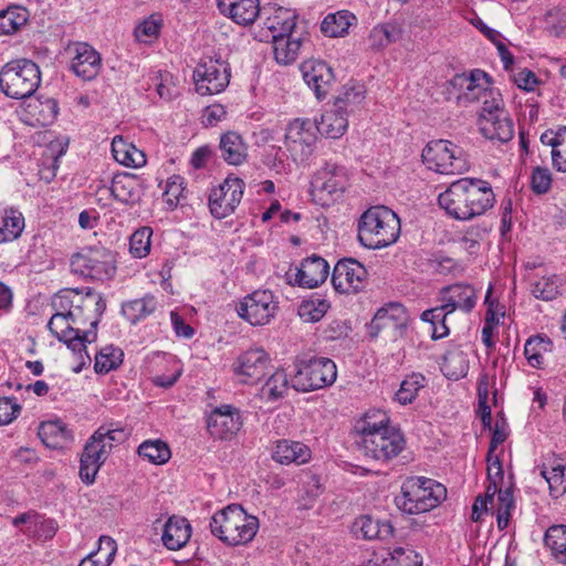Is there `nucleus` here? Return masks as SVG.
I'll list each match as a JSON object with an SVG mask.
<instances>
[{"label": "nucleus", "mask_w": 566, "mask_h": 566, "mask_svg": "<svg viewBox=\"0 0 566 566\" xmlns=\"http://www.w3.org/2000/svg\"><path fill=\"white\" fill-rule=\"evenodd\" d=\"M495 202L491 185L478 178H461L439 195L438 203L446 213L459 221L483 216Z\"/></svg>", "instance_id": "nucleus-1"}, {"label": "nucleus", "mask_w": 566, "mask_h": 566, "mask_svg": "<svg viewBox=\"0 0 566 566\" xmlns=\"http://www.w3.org/2000/svg\"><path fill=\"white\" fill-rule=\"evenodd\" d=\"M219 11L240 25H250L260 14L259 0H217Z\"/></svg>", "instance_id": "nucleus-23"}, {"label": "nucleus", "mask_w": 566, "mask_h": 566, "mask_svg": "<svg viewBox=\"0 0 566 566\" xmlns=\"http://www.w3.org/2000/svg\"><path fill=\"white\" fill-rule=\"evenodd\" d=\"M52 306L67 310L72 323L78 327L81 334H84L90 329L96 332L101 316L106 310V302L101 293L92 290H87L86 293L63 290L54 296Z\"/></svg>", "instance_id": "nucleus-3"}, {"label": "nucleus", "mask_w": 566, "mask_h": 566, "mask_svg": "<svg viewBox=\"0 0 566 566\" xmlns=\"http://www.w3.org/2000/svg\"><path fill=\"white\" fill-rule=\"evenodd\" d=\"M442 370L450 379L464 377L468 371V363L464 355L462 353H450L444 356Z\"/></svg>", "instance_id": "nucleus-50"}, {"label": "nucleus", "mask_w": 566, "mask_h": 566, "mask_svg": "<svg viewBox=\"0 0 566 566\" xmlns=\"http://www.w3.org/2000/svg\"><path fill=\"white\" fill-rule=\"evenodd\" d=\"M368 272L355 259L339 260L334 266L332 283L336 291L345 294L357 293L365 289Z\"/></svg>", "instance_id": "nucleus-17"}, {"label": "nucleus", "mask_w": 566, "mask_h": 566, "mask_svg": "<svg viewBox=\"0 0 566 566\" xmlns=\"http://www.w3.org/2000/svg\"><path fill=\"white\" fill-rule=\"evenodd\" d=\"M316 139L315 122L295 118L286 127L284 145L294 160H304L312 154Z\"/></svg>", "instance_id": "nucleus-15"}, {"label": "nucleus", "mask_w": 566, "mask_h": 566, "mask_svg": "<svg viewBox=\"0 0 566 566\" xmlns=\"http://www.w3.org/2000/svg\"><path fill=\"white\" fill-rule=\"evenodd\" d=\"M259 530V520L249 515L240 504H230L214 513L210 521V531L230 546L250 543Z\"/></svg>", "instance_id": "nucleus-5"}, {"label": "nucleus", "mask_w": 566, "mask_h": 566, "mask_svg": "<svg viewBox=\"0 0 566 566\" xmlns=\"http://www.w3.org/2000/svg\"><path fill=\"white\" fill-rule=\"evenodd\" d=\"M497 500V527L499 530L502 531L507 527L511 516V510L514 507V499L512 491L510 489H506L504 490V492H500Z\"/></svg>", "instance_id": "nucleus-53"}, {"label": "nucleus", "mask_w": 566, "mask_h": 566, "mask_svg": "<svg viewBox=\"0 0 566 566\" xmlns=\"http://www.w3.org/2000/svg\"><path fill=\"white\" fill-rule=\"evenodd\" d=\"M329 308L327 300L321 295H313L307 300L302 301L298 306V316L307 323H315L321 321Z\"/></svg>", "instance_id": "nucleus-40"}, {"label": "nucleus", "mask_w": 566, "mask_h": 566, "mask_svg": "<svg viewBox=\"0 0 566 566\" xmlns=\"http://www.w3.org/2000/svg\"><path fill=\"white\" fill-rule=\"evenodd\" d=\"M240 411L231 405L214 408L207 419L209 434L217 440H230L241 429Z\"/></svg>", "instance_id": "nucleus-18"}, {"label": "nucleus", "mask_w": 566, "mask_h": 566, "mask_svg": "<svg viewBox=\"0 0 566 566\" xmlns=\"http://www.w3.org/2000/svg\"><path fill=\"white\" fill-rule=\"evenodd\" d=\"M157 301L153 295L126 302L122 306L123 315L133 324L146 318L155 312Z\"/></svg>", "instance_id": "nucleus-38"}, {"label": "nucleus", "mask_w": 566, "mask_h": 566, "mask_svg": "<svg viewBox=\"0 0 566 566\" xmlns=\"http://www.w3.org/2000/svg\"><path fill=\"white\" fill-rule=\"evenodd\" d=\"M478 124L481 134L488 139L507 143L514 136L513 120L499 93L483 101Z\"/></svg>", "instance_id": "nucleus-9"}, {"label": "nucleus", "mask_w": 566, "mask_h": 566, "mask_svg": "<svg viewBox=\"0 0 566 566\" xmlns=\"http://www.w3.org/2000/svg\"><path fill=\"white\" fill-rule=\"evenodd\" d=\"M429 169L439 174L460 175L468 170V160L461 147L450 140H431L421 154Z\"/></svg>", "instance_id": "nucleus-8"}, {"label": "nucleus", "mask_w": 566, "mask_h": 566, "mask_svg": "<svg viewBox=\"0 0 566 566\" xmlns=\"http://www.w3.org/2000/svg\"><path fill=\"white\" fill-rule=\"evenodd\" d=\"M137 453L140 458L148 460L153 464H164L171 457L168 444L161 440L144 441L138 447Z\"/></svg>", "instance_id": "nucleus-42"}, {"label": "nucleus", "mask_w": 566, "mask_h": 566, "mask_svg": "<svg viewBox=\"0 0 566 566\" xmlns=\"http://www.w3.org/2000/svg\"><path fill=\"white\" fill-rule=\"evenodd\" d=\"M71 270L73 273L96 281L109 280L115 271L113 253L102 247H86L72 255Z\"/></svg>", "instance_id": "nucleus-10"}, {"label": "nucleus", "mask_w": 566, "mask_h": 566, "mask_svg": "<svg viewBox=\"0 0 566 566\" xmlns=\"http://www.w3.org/2000/svg\"><path fill=\"white\" fill-rule=\"evenodd\" d=\"M358 240L368 249L377 250L394 244L400 235V219L389 208L367 209L358 221Z\"/></svg>", "instance_id": "nucleus-4"}, {"label": "nucleus", "mask_w": 566, "mask_h": 566, "mask_svg": "<svg viewBox=\"0 0 566 566\" xmlns=\"http://www.w3.org/2000/svg\"><path fill=\"white\" fill-rule=\"evenodd\" d=\"M426 378L420 374H412L407 377L396 392V399L401 405H408L413 401L418 391L424 387Z\"/></svg>", "instance_id": "nucleus-47"}, {"label": "nucleus", "mask_w": 566, "mask_h": 566, "mask_svg": "<svg viewBox=\"0 0 566 566\" xmlns=\"http://www.w3.org/2000/svg\"><path fill=\"white\" fill-rule=\"evenodd\" d=\"M355 531L365 539H374L379 536V524L368 515L358 517L355 521Z\"/></svg>", "instance_id": "nucleus-60"}, {"label": "nucleus", "mask_w": 566, "mask_h": 566, "mask_svg": "<svg viewBox=\"0 0 566 566\" xmlns=\"http://www.w3.org/2000/svg\"><path fill=\"white\" fill-rule=\"evenodd\" d=\"M111 192L116 200L134 205L140 199L139 179L133 174L117 175L112 181Z\"/></svg>", "instance_id": "nucleus-27"}, {"label": "nucleus", "mask_w": 566, "mask_h": 566, "mask_svg": "<svg viewBox=\"0 0 566 566\" xmlns=\"http://www.w3.org/2000/svg\"><path fill=\"white\" fill-rule=\"evenodd\" d=\"M24 229V218L15 209L0 212V243L12 241L20 237Z\"/></svg>", "instance_id": "nucleus-37"}, {"label": "nucleus", "mask_w": 566, "mask_h": 566, "mask_svg": "<svg viewBox=\"0 0 566 566\" xmlns=\"http://www.w3.org/2000/svg\"><path fill=\"white\" fill-rule=\"evenodd\" d=\"M475 81L472 83V85L465 86V90L463 93H459L458 99L463 102H474L479 101L481 98L484 99H491L492 96H496L492 91H488L486 87L481 83V81L488 82L486 77H478L474 76Z\"/></svg>", "instance_id": "nucleus-51"}, {"label": "nucleus", "mask_w": 566, "mask_h": 566, "mask_svg": "<svg viewBox=\"0 0 566 566\" xmlns=\"http://www.w3.org/2000/svg\"><path fill=\"white\" fill-rule=\"evenodd\" d=\"M159 20L151 15L149 19L138 24L134 31V34L138 42L148 43L153 39H156L159 32Z\"/></svg>", "instance_id": "nucleus-56"}, {"label": "nucleus", "mask_w": 566, "mask_h": 566, "mask_svg": "<svg viewBox=\"0 0 566 566\" xmlns=\"http://www.w3.org/2000/svg\"><path fill=\"white\" fill-rule=\"evenodd\" d=\"M176 186V176H169L164 184V180L160 179L158 187L163 189V199L166 202L168 209L174 210L177 207V192L175 191Z\"/></svg>", "instance_id": "nucleus-63"}, {"label": "nucleus", "mask_w": 566, "mask_h": 566, "mask_svg": "<svg viewBox=\"0 0 566 566\" xmlns=\"http://www.w3.org/2000/svg\"><path fill=\"white\" fill-rule=\"evenodd\" d=\"M116 552V542L109 536H101L98 539L97 549L91 552L90 554L94 555V558H97L101 562H106V566H109L114 559Z\"/></svg>", "instance_id": "nucleus-57"}, {"label": "nucleus", "mask_w": 566, "mask_h": 566, "mask_svg": "<svg viewBox=\"0 0 566 566\" xmlns=\"http://www.w3.org/2000/svg\"><path fill=\"white\" fill-rule=\"evenodd\" d=\"M532 294L539 300L551 301L559 294V279L556 275L543 276L532 285Z\"/></svg>", "instance_id": "nucleus-48"}, {"label": "nucleus", "mask_w": 566, "mask_h": 566, "mask_svg": "<svg viewBox=\"0 0 566 566\" xmlns=\"http://www.w3.org/2000/svg\"><path fill=\"white\" fill-rule=\"evenodd\" d=\"M287 375L283 370H277L266 380L264 390L271 398H280L287 390Z\"/></svg>", "instance_id": "nucleus-55"}, {"label": "nucleus", "mask_w": 566, "mask_h": 566, "mask_svg": "<svg viewBox=\"0 0 566 566\" xmlns=\"http://www.w3.org/2000/svg\"><path fill=\"white\" fill-rule=\"evenodd\" d=\"M544 542L556 559L566 563V525L551 526L545 533Z\"/></svg>", "instance_id": "nucleus-43"}, {"label": "nucleus", "mask_w": 566, "mask_h": 566, "mask_svg": "<svg viewBox=\"0 0 566 566\" xmlns=\"http://www.w3.org/2000/svg\"><path fill=\"white\" fill-rule=\"evenodd\" d=\"M54 310L55 313L48 323L49 331L78 356L82 365L90 363L91 357L86 352V344L96 340L97 332L90 329L87 333L81 334L78 327L72 323L67 310Z\"/></svg>", "instance_id": "nucleus-11"}, {"label": "nucleus", "mask_w": 566, "mask_h": 566, "mask_svg": "<svg viewBox=\"0 0 566 566\" xmlns=\"http://www.w3.org/2000/svg\"><path fill=\"white\" fill-rule=\"evenodd\" d=\"M272 42L274 57L277 63L287 65L297 59L302 45L301 34L296 33L281 36L279 39L272 40Z\"/></svg>", "instance_id": "nucleus-35"}, {"label": "nucleus", "mask_w": 566, "mask_h": 566, "mask_svg": "<svg viewBox=\"0 0 566 566\" xmlns=\"http://www.w3.org/2000/svg\"><path fill=\"white\" fill-rule=\"evenodd\" d=\"M153 230L149 227L137 229L129 238V252L136 259H143L150 252Z\"/></svg>", "instance_id": "nucleus-46"}, {"label": "nucleus", "mask_w": 566, "mask_h": 566, "mask_svg": "<svg viewBox=\"0 0 566 566\" xmlns=\"http://www.w3.org/2000/svg\"><path fill=\"white\" fill-rule=\"evenodd\" d=\"M112 153L115 160L126 167L138 168L146 164L145 154L122 136L113 138Z\"/></svg>", "instance_id": "nucleus-31"}, {"label": "nucleus", "mask_w": 566, "mask_h": 566, "mask_svg": "<svg viewBox=\"0 0 566 566\" xmlns=\"http://www.w3.org/2000/svg\"><path fill=\"white\" fill-rule=\"evenodd\" d=\"M297 14L294 10L277 8L265 21L266 29L271 32L272 40L281 36L296 34Z\"/></svg>", "instance_id": "nucleus-29"}, {"label": "nucleus", "mask_w": 566, "mask_h": 566, "mask_svg": "<svg viewBox=\"0 0 566 566\" xmlns=\"http://www.w3.org/2000/svg\"><path fill=\"white\" fill-rule=\"evenodd\" d=\"M279 310V303L269 290H258L247 295L239 304V316L252 326L269 324Z\"/></svg>", "instance_id": "nucleus-14"}, {"label": "nucleus", "mask_w": 566, "mask_h": 566, "mask_svg": "<svg viewBox=\"0 0 566 566\" xmlns=\"http://www.w3.org/2000/svg\"><path fill=\"white\" fill-rule=\"evenodd\" d=\"M123 352L114 346H106L95 355L94 369L98 374H107L116 369L123 361Z\"/></svg>", "instance_id": "nucleus-44"}, {"label": "nucleus", "mask_w": 566, "mask_h": 566, "mask_svg": "<svg viewBox=\"0 0 566 566\" xmlns=\"http://www.w3.org/2000/svg\"><path fill=\"white\" fill-rule=\"evenodd\" d=\"M73 56L71 60V70L74 74L85 81L95 78L101 70L99 53L90 44L77 42L70 48Z\"/></svg>", "instance_id": "nucleus-20"}, {"label": "nucleus", "mask_w": 566, "mask_h": 566, "mask_svg": "<svg viewBox=\"0 0 566 566\" xmlns=\"http://www.w3.org/2000/svg\"><path fill=\"white\" fill-rule=\"evenodd\" d=\"M231 69L220 57L202 59L193 70L196 92L200 95H212L223 92L229 83Z\"/></svg>", "instance_id": "nucleus-13"}, {"label": "nucleus", "mask_w": 566, "mask_h": 566, "mask_svg": "<svg viewBox=\"0 0 566 566\" xmlns=\"http://www.w3.org/2000/svg\"><path fill=\"white\" fill-rule=\"evenodd\" d=\"M365 99V88L361 85L346 86L342 95L337 98L335 107H343L347 113L349 106L359 105Z\"/></svg>", "instance_id": "nucleus-54"}, {"label": "nucleus", "mask_w": 566, "mask_h": 566, "mask_svg": "<svg viewBox=\"0 0 566 566\" xmlns=\"http://www.w3.org/2000/svg\"><path fill=\"white\" fill-rule=\"evenodd\" d=\"M446 494V488L434 480L410 478L403 482L396 504L405 513L421 514L437 507Z\"/></svg>", "instance_id": "nucleus-6"}, {"label": "nucleus", "mask_w": 566, "mask_h": 566, "mask_svg": "<svg viewBox=\"0 0 566 566\" xmlns=\"http://www.w3.org/2000/svg\"><path fill=\"white\" fill-rule=\"evenodd\" d=\"M83 452L88 454V458H93L101 463H104L109 454V446L103 440L95 439L93 434L90 441L85 444Z\"/></svg>", "instance_id": "nucleus-61"}, {"label": "nucleus", "mask_w": 566, "mask_h": 566, "mask_svg": "<svg viewBox=\"0 0 566 566\" xmlns=\"http://www.w3.org/2000/svg\"><path fill=\"white\" fill-rule=\"evenodd\" d=\"M154 531L160 534V541L165 547L170 551H177V521L176 516H169L164 523L160 520L155 521Z\"/></svg>", "instance_id": "nucleus-49"}, {"label": "nucleus", "mask_w": 566, "mask_h": 566, "mask_svg": "<svg viewBox=\"0 0 566 566\" xmlns=\"http://www.w3.org/2000/svg\"><path fill=\"white\" fill-rule=\"evenodd\" d=\"M38 436L51 449L63 448L72 439L71 432L61 420L42 422L39 427Z\"/></svg>", "instance_id": "nucleus-34"}, {"label": "nucleus", "mask_w": 566, "mask_h": 566, "mask_svg": "<svg viewBox=\"0 0 566 566\" xmlns=\"http://www.w3.org/2000/svg\"><path fill=\"white\" fill-rule=\"evenodd\" d=\"M57 525L55 521L51 518H44L39 515L34 518V525L32 526L31 533H33L39 538L49 539L54 536L56 533Z\"/></svg>", "instance_id": "nucleus-62"}, {"label": "nucleus", "mask_w": 566, "mask_h": 566, "mask_svg": "<svg viewBox=\"0 0 566 566\" xmlns=\"http://www.w3.org/2000/svg\"><path fill=\"white\" fill-rule=\"evenodd\" d=\"M476 298L475 290L469 284L457 283L443 286L439 291V301L448 313L455 311L470 313L475 307Z\"/></svg>", "instance_id": "nucleus-21"}, {"label": "nucleus", "mask_w": 566, "mask_h": 566, "mask_svg": "<svg viewBox=\"0 0 566 566\" xmlns=\"http://www.w3.org/2000/svg\"><path fill=\"white\" fill-rule=\"evenodd\" d=\"M388 418L381 415L378 421H371L366 416L359 430L360 440L358 446L365 457L376 461H389L397 457L405 448L402 433L388 426Z\"/></svg>", "instance_id": "nucleus-2"}, {"label": "nucleus", "mask_w": 566, "mask_h": 566, "mask_svg": "<svg viewBox=\"0 0 566 566\" xmlns=\"http://www.w3.org/2000/svg\"><path fill=\"white\" fill-rule=\"evenodd\" d=\"M41 83L39 66L31 60L10 61L0 70V91L10 98L32 96Z\"/></svg>", "instance_id": "nucleus-7"}, {"label": "nucleus", "mask_w": 566, "mask_h": 566, "mask_svg": "<svg viewBox=\"0 0 566 566\" xmlns=\"http://www.w3.org/2000/svg\"><path fill=\"white\" fill-rule=\"evenodd\" d=\"M301 72L305 83L313 90L318 99L327 95L334 82V73L331 66L324 61L307 60L302 63Z\"/></svg>", "instance_id": "nucleus-22"}, {"label": "nucleus", "mask_w": 566, "mask_h": 566, "mask_svg": "<svg viewBox=\"0 0 566 566\" xmlns=\"http://www.w3.org/2000/svg\"><path fill=\"white\" fill-rule=\"evenodd\" d=\"M272 458L281 464H303L310 460L311 451L302 442L280 440L276 442Z\"/></svg>", "instance_id": "nucleus-28"}, {"label": "nucleus", "mask_w": 566, "mask_h": 566, "mask_svg": "<svg viewBox=\"0 0 566 566\" xmlns=\"http://www.w3.org/2000/svg\"><path fill=\"white\" fill-rule=\"evenodd\" d=\"M95 439L103 440L112 450L114 443H122L128 437V431L122 427L102 426L95 432Z\"/></svg>", "instance_id": "nucleus-52"}, {"label": "nucleus", "mask_w": 566, "mask_h": 566, "mask_svg": "<svg viewBox=\"0 0 566 566\" xmlns=\"http://www.w3.org/2000/svg\"><path fill=\"white\" fill-rule=\"evenodd\" d=\"M541 475L548 484L551 494L555 497L566 492V465L562 459L553 458L539 468Z\"/></svg>", "instance_id": "nucleus-32"}, {"label": "nucleus", "mask_w": 566, "mask_h": 566, "mask_svg": "<svg viewBox=\"0 0 566 566\" xmlns=\"http://www.w3.org/2000/svg\"><path fill=\"white\" fill-rule=\"evenodd\" d=\"M401 30L398 25L385 23L377 25L371 30L369 41L373 48L381 49L399 40Z\"/></svg>", "instance_id": "nucleus-45"}, {"label": "nucleus", "mask_w": 566, "mask_h": 566, "mask_svg": "<svg viewBox=\"0 0 566 566\" xmlns=\"http://www.w3.org/2000/svg\"><path fill=\"white\" fill-rule=\"evenodd\" d=\"M219 149L221 157L229 165H241L247 158V146L242 137L234 132H228L221 136Z\"/></svg>", "instance_id": "nucleus-33"}, {"label": "nucleus", "mask_w": 566, "mask_h": 566, "mask_svg": "<svg viewBox=\"0 0 566 566\" xmlns=\"http://www.w3.org/2000/svg\"><path fill=\"white\" fill-rule=\"evenodd\" d=\"M407 323L406 308L400 303H389L376 312L371 321V328L376 329L377 333L391 329L401 334L406 329Z\"/></svg>", "instance_id": "nucleus-24"}, {"label": "nucleus", "mask_w": 566, "mask_h": 566, "mask_svg": "<svg viewBox=\"0 0 566 566\" xmlns=\"http://www.w3.org/2000/svg\"><path fill=\"white\" fill-rule=\"evenodd\" d=\"M328 263L321 256L313 255L302 261L297 269L296 283L313 289L325 282L328 276Z\"/></svg>", "instance_id": "nucleus-25"}, {"label": "nucleus", "mask_w": 566, "mask_h": 566, "mask_svg": "<svg viewBox=\"0 0 566 566\" xmlns=\"http://www.w3.org/2000/svg\"><path fill=\"white\" fill-rule=\"evenodd\" d=\"M317 133L328 138H338L347 129V113L343 112V107H335L322 114L321 119L315 122Z\"/></svg>", "instance_id": "nucleus-30"}, {"label": "nucleus", "mask_w": 566, "mask_h": 566, "mask_svg": "<svg viewBox=\"0 0 566 566\" xmlns=\"http://www.w3.org/2000/svg\"><path fill=\"white\" fill-rule=\"evenodd\" d=\"M553 166L562 172H566V128L562 129V139L555 150H551Z\"/></svg>", "instance_id": "nucleus-64"}, {"label": "nucleus", "mask_w": 566, "mask_h": 566, "mask_svg": "<svg viewBox=\"0 0 566 566\" xmlns=\"http://www.w3.org/2000/svg\"><path fill=\"white\" fill-rule=\"evenodd\" d=\"M270 358L263 348H251L240 355L234 363V373L244 384H256L269 368Z\"/></svg>", "instance_id": "nucleus-19"}, {"label": "nucleus", "mask_w": 566, "mask_h": 566, "mask_svg": "<svg viewBox=\"0 0 566 566\" xmlns=\"http://www.w3.org/2000/svg\"><path fill=\"white\" fill-rule=\"evenodd\" d=\"M347 178L343 167L336 164H326L315 175L313 186L331 196H339L346 188Z\"/></svg>", "instance_id": "nucleus-26"}, {"label": "nucleus", "mask_w": 566, "mask_h": 566, "mask_svg": "<svg viewBox=\"0 0 566 566\" xmlns=\"http://www.w3.org/2000/svg\"><path fill=\"white\" fill-rule=\"evenodd\" d=\"M356 18L348 11H338L324 18L321 30L331 38L343 36L348 32L349 27Z\"/></svg>", "instance_id": "nucleus-39"}, {"label": "nucleus", "mask_w": 566, "mask_h": 566, "mask_svg": "<svg viewBox=\"0 0 566 566\" xmlns=\"http://www.w3.org/2000/svg\"><path fill=\"white\" fill-rule=\"evenodd\" d=\"M531 186L535 193H546L552 186L551 171L547 168L536 167L532 172Z\"/></svg>", "instance_id": "nucleus-58"}, {"label": "nucleus", "mask_w": 566, "mask_h": 566, "mask_svg": "<svg viewBox=\"0 0 566 566\" xmlns=\"http://www.w3.org/2000/svg\"><path fill=\"white\" fill-rule=\"evenodd\" d=\"M29 12L25 8L14 6L0 11V34H12L27 23Z\"/></svg>", "instance_id": "nucleus-41"}, {"label": "nucleus", "mask_w": 566, "mask_h": 566, "mask_svg": "<svg viewBox=\"0 0 566 566\" xmlns=\"http://www.w3.org/2000/svg\"><path fill=\"white\" fill-rule=\"evenodd\" d=\"M337 377L335 363L325 357L302 361L294 376L292 387L297 391H312L334 384Z\"/></svg>", "instance_id": "nucleus-12"}, {"label": "nucleus", "mask_w": 566, "mask_h": 566, "mask_svg": "<svg viewBox=\"0 0 566 566\" xmlns=\"http://www.w3.org/2000/svg\"><path fill=\"white\" fill-rule=\"evenodd\" d=\"M553 343L546 335H535L530 337L524 346V355L528 364L534 368H541L544 364L545 355L552 353Z\"/></svg>", "instance_id": "nucleus-36"}, {"label": "nucleus", "mask_w": 566, "mask_h": 566, "mask_svg": "<svg viewBox=\"0 0 566 566\" xmlns=\"http://www.w3.org/2000/svg\"><path fill=\"white\" fill-rule=\"evenodd\" d=\"M21 406L15 398L0 397V426L11 423L20 413Z\"/></svg>", "instance_id": "nucleus-59"}, {"label": "nucleus", "mask_w": 566, "mask_h": 566, "mask_svg": "<svg viewBox=\"0 0 566 566\" xmlns=\"http://www.w3.org/2000/svg\"><path fill=\"white\" fill-rule=\"evenodd\" d=\"M243 188V180L237 177H228L219 187L213 188L209 195L211 214L217 219L230 216L241 202Z\"/></svg>", "instance_id": "nucleus-16"}]
</instances>
